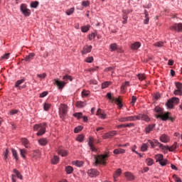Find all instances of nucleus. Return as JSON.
Segmentation results:
<instances>
[{
    "label": "nucleus",
    "mask_w": 182,
    "mask_h": 182,
    "mask_svg": "<svg viewBox=\"0 0 182 182\" xmlns=\"http://www.w3.org/2000/svg\"><path fill=\"white\" fill-rule=\"evenodd\" d=\"M109 153H106L105 154H101L96 156L95 155L94 159L95 160V166H97V164H102V166H106V160L109 159Z\"/></svg>",
    "instance_id": "obj_1"
},
{
    "label": "nucleus",
    "mask_w": 182,
    "mask_h": 182,
    "mask_svg": "<svg viewBox=\"0 0 182 182\" xmlns=\"http://www.w3.org/2000/svg\"><path fill=\"white\" fill-rule=\"evenodd\" d=\"M46 127H48V124L46 122L37 124L33 126V130L37 132V136H43L46 133Z\"/></svg>",
    "instance_id": "obj_2"
},
{
    "label": "nucleus",
    "mask_w": 182,
    "mask_h": 182,
    "mask_svg": "<svg viewBox=\"0 0 182 182\" xmlns=\"http://www.w3.org/2000/svg\"><path fill=\"white\" fill-rule=\"evenodd\" d=\"M66 114H68V105L65 104H61L59 107V115L60 118L63 120V119L66 117Z\"/></svg>",
    "instance_id": "obj_3"
},
{
    "label": "nucleus",
    "mask_w": 182,
    "mask_h": 182,
    "mask_svg": "<svg viewBox=\"0 0 182 182\" xmlns=\"http://www.w3.org/2000/svg\"><path fill=\"white\" fill-rule=\"evenodd\" d=\"M107 97H108V99H109V100H112V102H114V103H116V105H117L119 109H122V107H123V104L122 103V100H120V99H119V98H114V97H112V93L108 92L107 94Z\"/></svg>",
    "instance_id": "obj_4"
},
{
    "label": "nucleus",
    "mask_w": 182,
    "mask_h": 182,
    "mask_svg": "<svg viewBox=\"0 0 182 182\" xmlns=\"http://www.w3.org/2000/svg\"><path fill=\"white\" fill-rule=\"evenodd\" d=\"M20 10L21 12H22L23 15H24V16H31V9H28V6H26V4H23L21 5L20 6Z\"/></svg>",
    "instance_id": "obj_5"
},
{
    "label": "nucleus",
    "mask_w": 182,
    "mask_h": 182,
    "mask_svg": "<svg viewBox=\"0 0 182 182\" xmlns=\"http://www.w3.org/2000/svg\"><path fill=\"white\" fill-rule=\"evenodd\" d=\"M156 119H161L164 122H166V120H173V118L170 117V112L156 115Z\"/></svg>",
    "instance_id": "obj_6"
},
{
    "label": "nucleus",
    "mask_w": 182,
    "mask_h": 182,
    "mask_svg": "<svg viewBox=\"0 0 182 182\" xmlns=\"http://www.w3.org/2000/svg\"><path fill=\"white\" fill-rule=\"evenodd\" d=\"M118 120L122 123H124L126 122H136V120L137 119L136 116H130V117H121Z\"/></svg>",
    "instance_id": "obj_7"
},
{
    "label": "nucleus",
    "mask_w": 182,
    "mask_h": 182,
    "mask_svg": "<svg viewBox=\"0 0 182 182\" xmlns=\"http://www.w3.org/2000/svg\"><path fill=\"white\" fill-rule=\"evenodd\" d=\"M171 31L176 32H182V23H175L170 27Z\"/></svg>",
    "instance_id": "obj_8"
},
{
    "label": "nucleus",
    "mask_w": 182,
    "mask_h": 182,
    "mask_svg": "<svg viewBox=\"0 0 182 182\" xmlns=\"http://www.w3.org/2000/svg\"><path fill=\"white\" fill-rule=\"evenodd\" d=\"M87 174L90 177H97L100 173L95 168H91L87 171Z\"/></svg>",
    "instance_id": "obj_9"
},
{
    "label": "nucleus",
    "mask_w": 182,
    "mask_h": 182,
    "mask_svg": "<svg viewBox=\"0 0 182 182\" xmlns=\"http://www.w3.org/2000/svg\"><path fill=\"white\" fill-rule=\"evenodd\" d=\"M94 141H95V139L93 137H90L89 141H88V146L90 150H92V151H97V149H96V147H95Z\"/></svg>",
    "instance_id": "obj_10"
},
{
    "label": "nucleus",
    "mask_w": 182,
    "mask_h": 182,
    "mask_svg": "<svg viewBox=\"0 0 182 182\" xmlns=\"http://www.w3.org/2000/svg\"><path fill=\"white\" fill-rule=\"evenodd\" d=\"M116 134H117V132L111 131L104 134V136H102V139H104L105 140H106V139H112V137L116 136Z\"/></svg>",
    "instance_id": "obj_11"
},
{
    "label": "nucleus",
    "mask_w": 182,
    "mask_h": 182,
    "mask_svg": "<svg viewBox=\"0 0 182 182\" xmlns=\"http://www.w3.org/2000/svg\"><path fill=\"white\" fill-rule=\"evenodd\" d=\"M136 117V120H144V122H149L150 118L149 116L144 114H139Z\"/></svg>",
    "instance_id": "obj_12"
},
{
    "label": "nucleus",
    "mask_w": 182,
    "mask_h": 182,
    "mask_svg": "<svg viewBox=\"0 0 182 182\" xmlns=\"http://www.w3.org/2000/svg\"><path fill=\"white\" fill-rule=\"evenodd\" d=\"M54 83L55 85H56V86H58V89H63V87H65V85H66V82L65 81H60L59 80H54Z\"/></svg>",
    "instance_id": "obj_13"
},
{
    "label": "nucleus",
    "mask_w": 182,
    "mask_h": 182,
    "mask_svg": "<svg viewBox=\"0 0 182 182\" xmlns=\"http://www.w3.org/2000/svg\"><path fill=\"white\" fill-rule=\"evenodd\" d=\"M92 46H84L82 50V55H86V53H90V52H92Z\"/></svg>",
    "instance_id": "obj_14"
},
{
    "label": "nucleus",
    "mask_w": 182,
    "mask_h": 182,
    "mask_svg": "<svg viewBox=\"0 0 182 182\" xmlns=\"http://www.w3.org/2000/svg\"><path fill=\"white\" fill-rule=\"evenodd\" d=\"M25 82V79L18 80L16 82L15 87H18V89L21 90V89H23V87H26V86L21 87V85L22 83Z\"/></svg>",
    "instance_id": "obj_15"
},
{
    "label": "nucleus",
    "mask_w": 182,
    "mask_h": 182,
    "mask_svg": "<svg viewBox=\"0 0 182 182\" xmlns=\"http://www.w3.org/2000/svg\"><path fill=\"white\" fill-rule=\"evenodd\" d=\"M121 174H122V169L121 168L117 169L113 175L114 181H117V177H120Z\"/></svg>",
    "instance_id": "obj_16"
},
{
    "label": "nucleus",
    "mask_w": 182,
    "mask_h": 182,
    "mask_svg": "<svg viewBox=\"0 0 182 182\" xmlns=\"http://www.w3.org/2000/svg\"><path fill=\"white\" fill-rule=\"evenodd\" d=\"M178 147V146H177V143H174L171 147L167 146H164V149H166V150H168V151H176V149Z\"/></svg>",
    "instance_id": "obj_17"
},
{
    "label": "nucleus",
    "mask_w": 182,
    "mask_h": 182,
    "mask_svg": "<svg viewBox=\"0 0 182 182\" xmlns=\"http://www.w3.org/2000/svg\"><path fill=\"white\" fill-rule=\"evenodd\" d=\"M97 116H99L100 119H106V114H105V111L101 109L97 111Z\"/></svg>",
    "instance_id": "obj_18"
},
{
    "label": "nucleus",
    "mask_w": 182,
    "mask_h": 182,
    "mask_svg": "<svg viewBox=\"0 0 182 182\" xmlns=\"http://www.w3.org/2000/svg\"><path fill=\"white\" fill-rule=\"evenodd\" d=\"M160 140L162 143H168V141H170V138L166 134H162L160 137Z\"/></svg>",
    "instance_id": "obj_19"
},
{
    "label": "nucleus",
    "mask_w": 182,
    "mask_h": 182,
    "mask_svg": "<svg viewBox=\"0 0 182 182\" xmlns=\"http://www.w3.org/2000/svg\"><path fill=\"white\" fill-rule=\"evenodd\" d=\"M34 57H35V53H31L28 54V55H26L25 57L24 60H26V62H31Z\"/></svg>",
    "instance_id": "obj_20"
},
{
    "label": "nucleus",
    "mask_w": 182,
    "mask_h": 182,
    "mask_svg": "<svg viewBox=\"0 0 182 182\" xmlns=\"http://www.w3.org/2000/svg\"><path fill=\"white\" fill-rule=\"evenodd\" d=\"M124 176L127 178V180H129V181H132V180H134V176L130 172L125 173Z\"/></svg>",
    "instance_id": "obj_21"
},
{
    "label": "nucleus",
    "mask_w": 182,
    "mask_h": 182,
    "mask_svg": "<svg viewBox=\"0 0 182 182\" xmlns=\"http://www.w3.org/2000/svg\"><path fill=\"white\" fill-rule=\"evenodd\" d=\"M166 107H168V109H173V107H174V104L173 102V100H168V102L166 104Z\"/></svg>",
    "instance_id": "obj_22"
},
{
    "label": "nucleus",
    "mask_w": 182,
    "mask_h": 182,
    "mask_svg": "<svg viewBox=\"0 0 182 182\" xmlns=\"http://www.w3.org/2000/svg\"><path fill=\"white\" fill-rule=\"evenodd\" d=\"M12 156L15 159L16 161L19 160V156H18V152L14 149H11Z\"/></svg>",
    "instance_id": "obj_23"
},
{
    "label": "nucleus",
    "mask_w": 182,
    "mask_h": 182,
    "mask_svg": "<svg viewBox=\"0 0 182 182\" xmlns=\"http://www.w3.org/2000/svg\"><path fill=\"white\" fill-rule=\"evenodd\" d=\"M156 127V124H149L148 127H146V133H150V132H152L153 129Z\"/></svg>",
    "instance_id": "obj_24"
},
{
    "label": "nucleus",
    "mask_w": 182,
    "mask_h": 182,
    "mask_svg": "<svg viewBox=\"0 0 182 182\" xmlns=\"http://www.w3.org/2000/svg\"><path fill=\"white\" fill-rule=\"evenodd\" d=\"M145 20L144 21V23L147 25L149 23V21H150V18L149 17V12L147 11H144Z\"/></svg>",
    "instance_id": "obj_25"
},
{
    "label": "nucleus",
    "mask_w": 182,
    "mask_h": 182,
    "mask_svg": "<svg viewBox=\"0 0 182 182\" xmlns=\"http://www.w3.org/2000/svg\"><path fill=\"white\" fill-rule=\"evenodd\" d=\"M85 106H86L85 102L77 101L76 102V107H78L79 109H80L82 107H85Z\"/></svg>",
    "instance_id": "obj_26"
},
{
    "label": "nucleus",
    "mask_w": 182,
    "mask_h": 182,
    "mask_svg": "<svg viewBox=\"0 0 182 182\" xmlns=\"http://www.w3.org/2000/svg\"><path fill=\"white\" fill-rule=\"evenodd\" d=\"M141 45L139 42H136L131 45V48L134 50H136V49H139L140 48Z\"/></svg>",
    "instance_id": "obj_27"
},
{
    "label": "nucleus",
    "mask_w": 182,
    "mask_h": 182,
    "mask_svg": "<svg viewBox=\"0 0 182 182\" xmlns=\"http://www.w3.org/2000/svg\"><path fill=\"white\" fill-rule=\"evenodd\" d=\"M127 86H130V82H129V81H126L125 82H124L122 84V85L121 86V91L124 92V90H126V87H127Z\"/></svg>",
    "instance_id": "obj_28"
},
{
    "label": "nucleus",
    "mask_w": 182,
    "mask_h": 182,
    "mask_svg": "<svg viewBox=\"0 0 182 182\" xmlns=\"http://www.w3.org/2000/svg\"><path fill=\"white\" fill-rule=\"evenodd\" d=\"M126 151L123 149H116L114 150V154H123Z\"/></svg>",
    "instance_id": "obj_29"
},
{
    "label": "nucleus",
    "mask_w": 182,
    "mask_h": 182,
    "mask_svg": "<svg viewBox=\"0 0 182 182\" xmlns=\"http://www.w3.org/2000/svg\"><path fill=\"white\" fill-rule=\"evenodd\" d=\"M38 143L41 146H46L48 144V140L45 138H42L38 140Z\"/></svg>",
    "instance_id": "obj_30"
},
{
    "label": "nucleus",
    "mask_w": 182,
    "mask_h": 182,
    "mask_svg": "<svg viewBox=\"0 0 182 182\" xmlns=\"http://www.w3.org/2000/svg\"><path fill=\"white\" fill-rule=\"evenodd\" d=\"M65 171L67 174H72L73 173V167L70 166H65Z\"/></svg>",
    "instance_id": "obj_31"
},
{
    "label": "nucleus",
    "mask_w": 182,
    "mask_h": 182,
    "mask_svg": "<svg viewBox=\"0 0 182 182\" xmlns=\"http://www.w3.org/2000/svg\"><path fill=\"white\" fill-rule=\"evenodd\" d=\"M154 144L155 147H156V146H159V149L164 150V146H163V144L159 142V141L154 140Z\"/></svg>",
    "instance_id": "obj_32"
},
{
    "label": "nucleus",
    "mask_w": 182,
    "mask_h": 182,
    "mask_svg": "<svg viewBox=\"0 0 182 182\" xmlns=\"http://www.w3.org/2000/svg\"><path fill=\"white\" fill-rule=\"evenodd\" d=\"M63 80H65V82H68V80H70V82H72V80H73V78L72 77V76L69 75H65L63 77Z\"/></svg>",
    "instance_id": "obj_33"
},
{
    "label": "nucleus",
    "mask_w": 182,
    "mask_h": 182,
    "mask_svg": "<svg viewBox=\"0 0 182 182\" xmlns=\"http://www.w3.org/2000/svg\"><path fill=\"white\" fill-rule=\"evenodd\" d=\"M73 164H74V166H76L77 167H82V166H83V161H73Z\"/></svg>",
    "instance_id": "obj_34"
},
{
    "label": "nucleus",
    "mask_w": 182,
    "mask_h": 182,
    "mask_svg": "<svg viewBox=\"0 0 182 182\" xmlns=\"http://www.w3.org/2000/svg\"><path fill=\"white\" fill-rule=\"evenodd\" d=\"M13 173H15V174H16V176H17L18 178H20V180H22L23 176L21 174V173L19 172V171H18L16 169H14Z\"/></svg>",
    "instance_id": "obj_35"
},
{
    "label": "nucleus",
    "mask_w": 182,
    "mask_h": 182,
    "mask_svg": "<svg viewBox=\"0 0 182 182\" xmlns=\"http://www.w3.org/2000/svg\"><path fill=\"white\" fill-rule=\"evenodd\" d=\"M53 164H58L59 163V157L58 156H54V157L51 159Z\"/></svg>",
    "instance_id": "obj_36"
},
{
    "label": "nucleus",
    "mask_w": 182,
    "mask_h": 182,
    "mask_svg": "<svg viewBox=\"0 0 182 182\" xmlns=\"http://www.w3.org/2000/svg\"><path fill=\"white\" fill-rule=\"evenodd\" d=\"M21 143L26 149H28V144H29V141H28L26 138H22Z\"/></svg>",
    "instance_id": "obj_37"
},
{
    "label": "nucleus",
    "mask_w": 182,
    "mask_h": 182,
    "mask_svg": "<svg viewBox=\"0 0 182 182\" xmlns=\"http://www.w3.org/2000/svg\"><path fill=\"white\" fill-rule=\"evenodd\" d=\"M20 154L22 159H26V149H20Z\"/></svg>",
    "instance_id": "obj_38"
},
{
    "label": "nucleus",
    "mask_w": 182,
    "mask_h": 182,
    "mask_svg": "<svg viewBox=\"0 0 182 182\" xmlns=\"http://www.w3.org/2000/svg\"><path fill=\"white\" fill-rule=\"evenodd\" d=\"M58 154L62 156V157H66L68 156V151L66 150L63 149L58 152Z\"/></svg>",
    "instance_id": "obj_39"
},
{
    "label": "nucleus",
    "mask_w": 182,
    "mask_h": 182,
    "mask_svg": "<svg viewBox=\"0 0 182 182\" xmlns=\"http://www.w3.org/2000/svg\"><path fill=\"white\" fill-rule=\"evenodd\" d=\"M155 159L156 160V161H159V163L161 161V160L163 159V154H156L155 155Z\"/></svg>",
    "instance_id": "obj_40"
},
{
    "label": "nucleus",
    "mask_w": 182,
    "mask_h": 182,
    "mask_svg": "<svg viewBox=\"0 0 182 182\" xmlns=\"http://www.w3.org/2000/svg\"><path fill=\"white\" fill-rule=\"evenodd\" d=\"M109 48H110L111 52H114V50H116V49H117V44L112 43L109 46Z\"/></svg>",
    "instance_id": "obj_41"
},
{
    "label": "nucleus",
    "mask_w": 182,
    "mask_h": 182,
    "mask_svg": "<svg viewBox=\"0 0 182 182\" xmlns=\"http://www.w3.org/2000/svg\"><path fill=\"white\" fill-rule=\"evenodd\" d=\"M39 6V1H32L31 3V7L36 9Z\"/></svg>",
    "instance_id": "obj_42"
},
{
    "label": "nucleus",
    "mask_w": 182,
    "mask_h": 182,
    "mask_svg": "<svg viewBox=\"0 0 182 182\" xmlns=\"http://www.w3.org/2000/svg\"><path fill=\"white\" fill-rule=\"evenodd\" d=\"M154 110H155L156 113H158V114H163V109L160 107H156Z\"/></svg>",
    "instance_id": "obj_43"
},
{
    "label": "nucleus",
    "mask_w": 182,
    "mask_h": 182,
    "mask_svg": "<svg viewBox=\"0 0 182 182\" xmlns=\"http://www.w3.org/2000/svg\"><path fill=\"white\" fill-rule=\"evenodd\" d=\"M89 29H90V25H87V26H82L81 28L82 32H84V33L88 32Z\"/></svg>",
    "instance_id": "obj_44"
},
{
    "label": "nucleus",
    "mask_w": 182,
    "mask_h": 182,
    "mask_svg": "<svg viewBox=\"0 0 182 182\" xmlns=\"http://www.w3.org/2000/svg\"><path fill=\"white\" fill-rule=\"evenodd\" d=\"M173 95L176 96H182V90H175Z\"/></svg>",
    "instance_id": "obj_45"
},
{
    "label": "nucleus",
    "mask_w": 182,
    "mask_h": 182,
    "mask_svg": "<svg viewBox=\"0 0 182 182\" xmlns=\"http://www.w3.org/2000/svg\"><path fill=\"white\" fill-rule=\"evenodd\" d=\"M146 163L147 166H153L154 161L151 158H148L146 159Z\"/></svg>",
    "instance_id": "obj_46"
},
{
    "label": "nucleus",
    "mask_w": 182,
    "mask_h": 182,
    "mask_svg": "<svg viewBox=\"0 0 182 182\" xmlns=\"http://www.w3.org/2000/svg\"><path fill=\"white\" fill-rule=\"evenodd\" d=\"M75 12V8H71L65 11L66 15H72Z\"/></svg>",
    "instance_id": "obj_47"
},
{
    "label": "nucleus",
    "mask_w": 182,
    "mask_h": 182,
    "mask_svg": "<svg viewBox=\"0 0 182 182\" xmlns=\"http://www.w3.org/2000/svg\"><path fill=\"white\" fill-rule=\"evenodd\" d=\"M83 139H85V136L83 134H80L76 138V140L77 141L82 143V141H83Z\"/></svg>",
    "instance_id": "obj_48"
},
{
    "label": "nucleus",
    "mask_w": 182,
    "mask_h": 182,
    "mask_svg": "<svg viewBox=\"0 0 182 182\" xmlns=\"http://www.w3.org/2000/svg\"><path fill=\"white\" fill-rule=\"evenodd\" d=\"M171 99L172 102L175 103V105H178V103H180V99L178 97H173Z\"/></svg>",
    "instance_id": "obj_49"
},
{
    "label": "nucleus",
    "mask_w": 182,
    "mask_h": 182,
    "mask_svg": "<svg viewBox=\"0 0 182 182\" xmlns=\"http://www.w3.org/2000/svg\"><path fill=\"white\" fill-rule=\"evenodd\" d=\"M96 35H97L96 33H92L88 36L89 40L90 41H93L95 38H96Z\"/></svg>",
    "instance_id": "obj_50"
},
{
    "label": "nucleus",
    "mask_w": 182,
    "mask_h": 182,
    "mask_svg": "<svg viewBox=\"0 0 182 182\" xmlns=\"http://www.w3.org/2000/svg\"><path fill=\"white\" fill-rule=\"evenodd\" d=\"M74 117H77V119H80L82 116H83V114L82 112H76L73 114Z\"/></svg>",
    "instance_id": "obj_51"
},
{
    "label": "nucleus",
    "mask_w": 182,
    "mask_h": 182,
    "mask_svg": "<svg viewBox=\"0 0 182 182\" xmlns=\"http://www.w3.org/2000/svg\"><path fill=\"white\" fill-rule=\"evenodd\" d=\"M43 109H44V110H46V111L49 110V109H50V104H49V103H44V105H43Z\"/></svg>",
    "instance_id": "obj_52"
},
{
    "label": "nucleus",
    "mask_w": 182,
    "mask_h": 182,
    "mask_svg": "<svg viewBox=\"0 0 182 182\" xmlns=\"http://www.w3.org/2000/svg\"><path fill=\"white\" fill-rule=\"evenodd\" d=\"M83 129V127H77L75 128L74 129V132L75 133H79L80 132H82V130Z\"/></svg>",
    "instance_id": "obj_53"
},
{
    "label": "nucleus",
    "mask_w": 182,
    "mask_h": 182,
    "mask_svg": "<svg viewBox=\"0 0 182 182\" xmlns=\"http://www.w3.org/2000/svg\"><path fill=\"white\" fill-rule=\"evenodd\" d=\"M147 144H143L142 146H141V151H147Z\"/></svg>",
    "instance_id": "obj_54"
},
{
    "label": "nucleus",
    "mask_w": 182,
    "mask_h": 182,
    "mask_svg": "<svg viewBox=\"0 0 182 182\" xmlns=\"http://www.w3.org/2000/svg\"><path fill=\"white\" fill-rule=\"evenodd\" d=\"M37 77H39L40 80H42V79H45V77H46V73L38 74Z\"/></svg>",
    "instance_id": "obj_55"
},
{
    "label": "nucleus",
    "mask_w": 182,
    "mask_h": 182,
    "mask_svg": "<svg viewBox=\"0 0 182 182\" xmlns=\"http://www.w3.org/2000/svg\"><path fill=\"white\" fill-rule=\"evenodd\" d=\"M175 86L178 90H182V83L181 82H175Z\"/></svg>",
    "instance_id": "obj_56"
},
{
    "label": "nucleus",
    "mask_w": 182,
    "mask_h": 182,
    "mask_svg": "<svg viewBox=\"0 0 182 182\" xmlns=\"http://www.w3.org/2000/svg\"><path fill=\"white\" fill-rule=\"evenodd\" d=\"M89 95H90L89 91L83 90V91L82 92V97H87L89 96Z\"/></svg>",
    "instance_id": "obj_57"
},
{
    "label": "nucleus",
    "mask_w": 182,
    "mask_h": 182,
    "mask_svg": "<svg viewBox=\"0 0 182 182\" xmlns=\"http://www.w3.org/2000/svg\"><path fill=\"white\" fill-rule=\"evenodd\" d=\"M110 85V82H105L102 84V89H106Z\"/></svg>",
    "instance_id": "obj_58"
},
{
    "label": "nucleus",
    "mask_w": 182,
    "mask_h": 182,
    "mask_svg": "<svg viewBox=\"0 0 182 182\" xmlns=\"http://www.w3.org/2000/svg\"><path fill=\"white\" fill-rule=\"evenodd\" d=\"M164 43L159 41V42L156 43L154 44V46H157L158 48H162V46H164Z\"/></svg>",
    "instance_id": "obj_59"
},
{
    "label": "nucleus",
    "mask_w": 182,
    "mask_h": 182,
    "mask_svg": "<svg viewBox=\"0 0 182 182\" xmlns=\"http://www.w3.org/2000/svg\"><path fill=\"white\" fill-rule=\"evenodd\" d=\"M173 178L176 182H181V179L177 175H173Z\"/></svg>",
    "instance_id": "obj_60"
},
{
    "label": "nucleus",
    "mask_w": 182,
    "mask_h": 182,
    "mask_svg": "<svg viewBox=\"0 0 182 182\" xmlns=\"http://www.w3.org/2000/svg\"><path fill=\"white\" fill-rule=\"evenodd\" d=\"M138 79L139 80H144V79H146V76L144 74H139Z\"/></svg>",
    "instance_id": "obj_61"
},
{
    "label": "nucleus",
    "mask_w": 182,
    "mask_h": 182,
    "mask_svg": "<svg viewBox=\"0 0 182 182\" xmlns=\"http://www.w3.org/2000/svg\"><path fill=\"white\" fill-rule=\"evenodd\" d=\"M82 6H89L90 5V2L89 1H84L82 2Z\"/></svg>",
    "instance_id": "obj_62"
},
{
    "label": "nucleus",
    "mask_w": 182,
    "mask_h": 182,
    "mask_svg": "<svg viewBox=\"0 0 182 182\" xmlns=\"http://www.w3.org/2000/svg\"><path fill=\"white\" fill-rule=\"evenodd\" d=\"M85 62H87V63H92V62H93V57L87 58Z\"/></svg>",
    "instance_id": "obj_63"
},
{
    "label": "nucleus",
    "mask_w": 182,
    "mask_h": 182,
    "mask_svg": "<svg viewBox=\"0 0 182 182\" xmlns=\"http://www.w3.org/2000/svg\"><path fill=\"white\" fill-rule=\"evenodd\" d=\"M159 164H161V166H166V164H167V160L166 159H162L159 162Z\"/></svg>",
    "instance_id": "obj_64"
}]
</instances>
